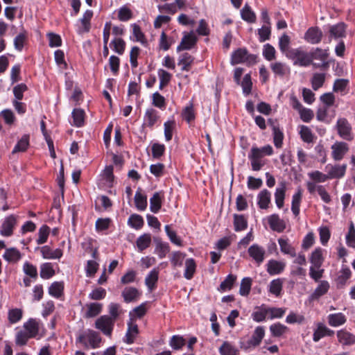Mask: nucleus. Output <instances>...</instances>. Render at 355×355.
I'll return each mask as SVG.
<instances>
[{
  "label": "nucleus",
  "instance_id": "bf43d9fd",
  "mask_svg": "<svg viewBox=\"0 0 355 355\" xmlns=\"http://www.w3.org/2000/svg\"><path fill=\"white\" fill-rule=\"evenodd\" d=\"M325 80V74L322 73H315L313 74L311 79L312 88L314 90H318L320 88Z\"/></svg>",
  "mask_w": 355,
  "mask_h": 355
},
{
  "label": "nucleus",
  "instance_id": "a211bd4d",
  "mask_svg": "<svg viewBox=\"0 0 355 355\" xmlns=\"http://www.w3.org/2000/svg\"><path fill=\"white\" fill-rule=\"evenodd\" d=\"M286 263L277 260H270L267 263V272L270 275H279L284 270Z\"/></svg>",
  "mask_w": 355,
  "mask_h": 355
},
{
  "label": "nucleus",
  "instance_id": "58836bf2",
  "mask_svg": "<svg viewBox=\"0 0 355 355\" xmlns=\"http://www.w3.org/2000/svg\"><path fill=\"white\" fill-rule=\"evenodd\" d=\"M64 283L62 282H54L49 288L50 295L59 298L63 295Z\"/></svg>",
  "mask_w": 355,
  "mask_h": 355
},
{
  "label": "nucleus",
  "instance_id": "f8f14e48",
  "mask_svg": "<svg viewBox=\"0 0 355 355\" xmlns=\"http://www.w3.org/2000/svg\"><path fill=\"white\" fill-rule=\"evenodd\" d=\"M40 249L42 258L44 259H57L62 257V250L60 248L53 250L49 245H44Z\"/></svg>",
  "mask_w": 355,
  "mask_h": 355
},
{
  "label": "nucleus",
  "instance_id": "2f4dec72",
  "mask_svg": "<svg viewBox=\"0 0 355 355\" xmlns=\"http://www.w3.org/2000/svg\"><path fill=\"white\" fill-rule=\"evenodd\" d=\"M329 289V284L327 281L323 280L320 282L311 297L312 300L319 299L321 296L325 295Z\"/></svg>",
  "mask_w": 355,
  "mask_h": 355
},
{
  "label": "nucleus",
  "instance_id": "052dcab7",
  "mask_svg": "<svg viewBox=\"0 0 355 355\" xmlns=\"http://www.w3.org/2000/svg\"><path fill=\"white\" fill-rule=\"evenodd\" d=\"M243 93L245 96H248L252 91V83L251 80L250 74L247 73L244 76L243 79L241 83H240Z\"/></svg>",
  "mask_w": 355,
  "mask_h": 355
},
{
  "label": "nucleus",
  "instance_id": "4468645a",
  "mask_svg": "<svg viewBox=\"0 0 355 355\" xmlns=\"http://www.w3.org/2000/svg\"><path fill=\"white\" fill-rule=\"evenodd\" d=\"M265 336V329L262 326L255 328L251 338L248 341V347H255L260 345Z\"/></svg>",
  "mask_w": 355,
  "mask_h": 355
},
{
  "label": "nucleus",
  "instance_id": "5fc2aeb1",
  "mask_svg": "<svg viewBox=\"0 0 355 355\" xmlns=\"http://www.w3.org/2000/svg\"><path fill=\"white\" fill-rule=\"evenodd\" d=\"M286 330L287 327L279 322L272 324L270 326V331L272 336L274 337L282 336L286 331Z\"/></svg>",
  "mask_w": 355,
  "mask_h": 355
},
{
  "label": "nucleus",
  "instance_id": "0eeeda50",
  "mask_svg": "<svg viewBox=\"0 0 355 355\" xmlns=\"http://www.w3.org/2000/svg\"><path fill=\"white\" fill-rule=\"evenodd\" d=\"M17 224V217L10 215L3 221L0 227V234L2 236L8 237L12 235L13 230Z\"/></svg>",
  "mask_w": 355,
  "mask_h": 355
},
{
  "label": "nucleus",
  "instance_id": "c03bdc74",
  "mask_svg": "<svg viewBox=\"0 0 355 355\" xmlns=\"http://www.w3.org/2000/svg\"><path fill=\"white\" fill-rule=\"evenodd\" d=\"M73 125L76 127H81L84 125L85 112L80 108L73 109L72 113Z\"/></svg>",
  "mask_w": 355,
  "mask_h": 355
},
{
  "label": "nucleus",
  "instance_id": "412c9836",
  "mask_svg": "<svg viewBox=\"0 0 355 355\" xmlns=\"http://www.w3.org/2000/svg\"><path fill=\"white\" fill-rule=\"evenodd\" d=\"M196 37L193 33L184 35L182 39L181 43L178 46L177 51H181L191 49L196 43Z\"/></svg>",
  "mask_w": 355,
  "mask_h": 355
},
{
  "label": "nucleus",
  "instance_id": "4c0bfd02",
  "mask_svg": "<svg viewBox=\"0 0 355 355\" xmlns=\"http://www.w3.org/2000/svg\"><path fill=\"white\" fill-rule=\"evenodd\" d=\"M302 196V190L301 189H298L297 192L292 197L291 211L295 216H297L300 214Z\"/></svg>",
  "mask_w": 355,
  "mask_h": 355
},
{
  "label": "nucleus",
  "instance_id": "e433bc0d",
  "mask_svg": "<svg viewBox=\"0 0 355 355\" xmlns=\"http://www.w3.org/2000/svg\"><path fill=\"white\" fill-rule=\"evenodd\" d=\"M193 62V58L188 53L180 55L178 64L181 66L182 71H189L191 65Z\"/></svg>",
  "mask_w": 355,
  "mask_h": 355
},
{
  "label": "nucleus",
  "instance_id": "7ed1b4c3",
  "mask_svg": "<svg viewBox=\"0 0 355 355\" xmlns=\"http://www.w3.org/2000/svg\"><path fill=\"white\" fill-rule=\"evenodd\" d=\"M115 321L107 315H101L95 322L96 329L100 330L105 336L111 337Z\"/></svg>",
  "mask_w": 355,
  "mask_h": 355
},
{
  "label": "nucleus",
  "instance_id": "2eb2a0df",
  "mask_svg": "<svg viewBox=\"0 0 355 355\" xmlns=\"http://www.w3.org/2000/svg\"><path fill=\"white\" fill-rule=\"evenodd\" d=\"M139 334L138 326L136 323L132 322L131 319L128 322V329L125 337L123 338V342L127 344H132Z\"/></svg>",
  "mask_w": 355,
  "mask_h": 355
},
{
  "label": "nucleus",
  "instance_id": "393cba45",
  "mask_svg": "<svg viewBox=\"0 0 355 355\" xmlns=\"http://www.w3.org/2000/svg\"><path fill=\"white\" fill-rule=\"evenodd\" d=\"M252 318L254 321L257 322H261L266 320L268 314V307L264 304H262L260 306H257L255 308V311L252 312Z\"/></svg>",
  "mask_w": 355,
  "mask_h": 355
},
{
  "label": "nucleus",
  "instance_id": "a878e982",
  "mask_svg": "<svg viewBox=\"0 0 355 355\" xmlns=\"http://www.w3.org/2000/svg\"><path fill=\"white\" fill-rule=\"evenodd\" d=\"M309 260L311 263V266H314L315 268H321L324 262L322 250L320 248L315 249L311 252Z\"/></svg>",
  "mask_w": 355,
  "mask_h": 355
},
{
  "label": "nucleus",
  "instance_id": "6e6d98bb",
  "mask_svg": "<svg viewBox=\"0 0 355 355\" xmlns=\"http://www.w3.org/2000/svg\"><path fill=\"white\" fill-rule=\"evenodd\" d=\"M309 55L311 57V62L313 60H318L320 62H327L328 53L326 50L316 48L309 53Z\"/></svg>",
  "mask_w": 355,
  "mask_h": 355
},
{
  "label": "nucleus",
  "instance_id": "774afa93",
  "mask_svg": "<svg viewBox=\"0 0 355 355\" xmlns=\"http://www.w3.org/2000/svg\"><path fill=\"white\" fill-rule=\"evenodd\" d=\"M132 17L131 10L124 6L119 8L118 11V18L121 21H127Z\"/></svg>",
  "mask_w": 355,
  "mask_h": 355
},
{
  "label": "nucleus",
  "instance_id": "f03ea898",
  "mask_svg": "<svg viewBox=\"0 0 355 355\" xmlns=\"http://www.w3.org/2000/svg\"><path fill=\"white\" fill-rule=\"evenodd\" d=\"M101 340V337L98 332L90 329L80 334L77 338V341L83 344L85 347H90L93 349L100 347Z\"/></svg>",
  "mask_w": 355,
  "mask_h": 355
},
{
  "label": "nucleus",
  "instance_id": "69168bd1",
  "mask_svg": "<svg viewBox=\"0 0 355 355\" xmlns=\"http://www.w3.org/2000/svg\"><path fill=\"white\" fill-rule=\"evenodd\" d=\"M286 309L284 308L268 307V318L273 320L275 318H281L284 316Z\"/></svg>",
  "mask_w": 355,
  "mask_h": 355
},
{
  "label": "nucleus",
  "instance_id": "473e14b6",
  "mask_svg": "<svg viewBox=\"0 0 355 355\" xmlns=\"http://www.w3.org/2000/svg\"><path fill=\"white\" fill-rule=\"evenodd\" d=\"M151 244V235L150 234H144L139 236L136 241L138 251L142 252L147 249Z\"/></svg>",
  "mask_w": 355,
  "mask_h": 355
},
{
  "label": "nucleus",
  "instance_id": "680f3d73",
  "mask_svg": "<svg viewBox=\"0 0 355 355\" xmlns=\"http://www.w3.org/2000/svg\"><path fill=\"white\" fill-rule=\"evenodd\" d=\"M185 344V339L180 335L173 336L169 341L170 346L175 350L181 349Z\"/></svg>",
  "mask_w": 355,
  "mask_h": 355
},
{
  "label": "nucleus",
  "instance_id": "cd10ccee",
  "mask_svg": "<svg viewBox=\"0 0 355 355\" xmlns=\"http://www.w3.org/2000/svg\"><path fill=\"white\" fill-rule=\"evenodd\" d=\"M159 270L158 268H153L146 277L145 284L148 288L152 291L156 287V284L158 281Z\"/></svg>",
  "mask_w": 355,
  "mask_h": 355
},
{
  "label": "nucleus",
  "instance_id": "72a5a7b5",
  "mask_svg": "<svg viewBox=\"0 0 355 355\" xmlns=\"http://www.w3.org/2000/svg\"><path fill=\"white\" fill-rule=\"evenodd\" d=\"M55 274L53 266L51 263L46 262L40 266V277L44 279H49Z\"/></svg>",
  "mask_w": 355,
  "mask_h": 355
},
{
  "label": "nucleus",
  "instance_id": "7c9ffc66",
  "mask_svg": "<svg viewBox=\"0 0 355 355\" xmlns=\"http://www.w3.org/2000/svg\"><path fill=\"white\" fill-rule=\"evenodd\" d=\"M87 311L85 312L86 318H94L98 315L103 309V304L98 302H92L85 305Z\"/></svg>",
  "mask_w": 355,
  "mask_h": 355
},
{
  "label": "nucleus",
  "instance_id": "b1692460",
  "mask_svg": "<svg viewBox=\"0 0 355 355\" xmlns=\"http://www.w3.org/2000/svg\"><path fill=\"white\" fill-rule=\"evenodd\" d=\"M157 119V112L153 108L147 109L144 114L143 125L153 128Z\"/></svg>",
  "mask_w": 355,
  "mask_h": 355
},
{
  "label": "nucleus",
  "instance_id": "ea45409f",
  "mask_svg": "<svg viewBox=\"0 0 355 355\" xmlns=\"http://www.w3.org/2000/svg\"><path fill=\"white\" fill-rule=\"evenodd\" d=\"M170 251V246L168 243L162 242L160 240L156 241L155 253L157 254L159 258L163 259Z\"/></svg>",
  "mask_w": 355,
  "mask_h": 355
},
{
  "label": "nucleus",
  "instance_id": "4be33fe9",
  "mask_svg": "<svg viewBox=\"0 0 355 355\" xmlns=\"http://www.w3.org/2000/svg\"><path fill=\"white\" fill-rule=\"evenodd\" d=\"M250 56L245 49H238L232 55L231 63L232 64H237L245 62L248 60Z\"/></svg>",
  "mask_w": 355,
  "mask_h": 355
},
{
  "label": "nucleus",
  "instance_id": "1a4fd4ad",
  "mask_svg": "<svg viewBox=\"0 0 355 355\" xmlns=\"http://www.w3.org/2000/svg\"><path fill=\"white\" fill-rule=\"evenodd\" d=\"M270 68L275 77L284 78L289 76L291 73L290 67L282 62L275 61L271 62Z\"/></svg>",
  "mask_w": 355,
  "mask_h": 355
},
{
  "label": "nucleus",
  "instance_id": "bb28decb",
  "mask_svg": "<svg viewBox=\"0 0 355 355\" xmlns=\"http://www.w3.org/2000/svg\"><path fill=\"white\" fill-rule=\"evenodd\" d=\"M271 193L267 189H263L257 196L258 205L260 209H266L268 208L270 203Z\"/></svg>",
  "mask_w": 355,
  "mask_h": 355
},
{
  "label": "nucleus",
  "instance_id": "dca6fc26",
  "mask_svg": "<svg viewBox=\"0 0 355 355\" xmlns=\"http://www.w3.org/2000/svg\"><path fill=\"white\" fill-rule=\"evenodd\" d=\"M92 16L93 12L90 10H87L84 12L83 17L80 19V25L77 30L78 34H83L89 31L90 20Z\"/></svg>",
  "mask_w": 355,
  "mask_h": 355
},
{
  "label": "nucleus",
  "instance_id": "4d7b16f0",
  "mask_svg": "<svg viewBox=\"0 0 355 355\" xmlns=\"http://www.w3.org/2000/svg\"><path fill=\"white\" fill-rule=\"evenodd\" d=\"M252 279L244 277L241 282L239 294L242 296H247L250 293L252 286Z\"/></svg>",
  "mask_w": 355,
  "mask_h": 355
},
{
  "label": "nucleus",
  "instance_id": "0e129e2a",
  "mask_svg": "<svg viewBox=\"0 0 355 355\" xmlns=\"http://www.w3.org/2000/svg\"><path fill=\"white\" fill-rule=\"evenodd\" d=\"M220 355H237L238 350L230 343L225 341L219 348Z\"/></svg>",
  "mask_w": 355,
  "mask_h": 355
},
{
  "label": "nucleus",
  "instance_id": "3c124183",
  "mask_svg": "<svg viewBox=\"0 0 355 355\" xmlns=\"http://www.w3.org/2000/svg\"><path fill=\"white\" fill-rule=\"evenodd\" d=\"M135 202L137 209L139 211H144L147 207V198L139 191H137L135 193Z\"/></svg>",
  "mask_w": 355,
  "mask_h": 355
},
{
  "label": "nucleus",
  "instance_id": "ddd939ff",
  "mask_svg": "<svg viewBox=\"0 0 355 355\" xmlns=\"http://www.w3.org/2000/svg\"><path fill=\"white\" fill-rule=\"evenodd\" d=\"M338 341L344 346L355 344V335L346 329H340L336 333Z\"/></svg>",
  "mask_w": 355,
  "mask_h": 355
},
{
  "label": "nucleus",
  "instance_id": "c9c22d12",
  "mask_svg": "<svg viewBox=\"0 0 355 355\" xmlns=\"http://www.w3.org/2000/svg\"><path fill=\"white\" fill-rule=\"evenodd\" d=\"M24 327L31 338H35L39 332V323L35 319H30L24 323Z\"/></svg>",
  "mask_w": 355,
  "mask_h": 355
},
{
  "label": "nucleus",
  "instance_id": "79ce46f5",
  "mask_svg": "<svg viewBox=\"0 0 355 355\" xmlns=\"http://www.w3.org/2000/svg\"><path fill=\"white\" fill-rule=\"evenodd\" d=\"M122 296L125 302H132L139 296V291L133 287H126L122 292Z\"/></svg>",
  "mask_w": 355,
  "mask_h": 355
},
{
  "label": "nucleus",
  "instance_id": "a19ab883",
  "mask_svg": "<svg viewBox=\"0 0 355 355\" xmlns=\"http://www.w3.org/2000/svg\"><path fill=\"white\" fill-rule=\"evenodd\" d=\"M162 196L160 192H155L150 198V209L153 213H157L162 207Z\"/></svg>",
  "mask_w": 355,
  "mask_h": 355
},
{
  "label": "nucleus",
  "instance_id": "e2e57ef3",
  "mask_svg": "<svg viewBox=\"0 0 355 355\" xmlns=\"http://www.w3.org/2000/svg\"><path fill=\"white\" fill-rule=\"evenodd\" d=\"M186 254L180 251L173 252L171 254V262L173 267H180L182 266L183 261Z\"/></svg>",
  "mask_w": 355,
  "mask_h": 355
},
{
  "label": "nucleus",
  "instance_id": "338daca9",
  "mask_svg": "<svg viewBox=\"0 0 355 355\" xmlns=\"http://www.w3.org/2000/svg\"><path fill=\"white\" fill-rule=\"evenodd\" d=\"M0 116L3 118L5 123L8 125H12L15 121V116L11 110L6 109L0 112Z\"/></svg>",
  "mask_w": 355,
  "mask_h": 355
},
{
  "label": "nucleus",
  "instance_id": "8fccbe9b",
  "mask_svg": "<svg viewBox=\"0 0 355 355\" xmlns=\"http://www.w3.org/2000/svg\"><path fill=\"white\" fill-rule=\"evenodd\" d=\"M144 219L139 214H132L128 220V224L134 229L139 230L144 225Z\"/></svg>",
  "mask_w": 355,
  "mask_h": 355
},
{
  "label": "nucleus",
  "instance_id": "f704fd0d",
  "mask_svg": "<svg viewBox=\"0 0 355 355\" xmlns=\"http://www.w3.org/2000/svg\"><path fill=\"white\" fill-rule=\"evenodd\" d=\"M346 317L342 313L329 314L328 315V323L331 327H338L346 322Z\"/></svg>",
  "mask_w": 355,
  "mask_h": 355
},
{
  "label": "nucleus",
  "instance_id": "a18cd8bd",
  "mask_svg": "<svg viewBox=\"0 0 355 355\" xmlns=\"http://www.w3.org/2000/svg\"><path fill=\"white\" fill-rule=\"evenodd\" d=\"M196 268V264L193 259L190 258L187 259L185 261V270L184 272V277L187 279H191L195 272Z\"/></svg>",
  "mask_w": 355,
  "mask_h": 355
},
{
  "label": "nucleus",
  "instance_id": "864d4df0",
  "mask_svg": "<svg viewBox=\"0 0 355 355\" xmlns=\"http://www.w3.org/2000/svg\"><path fill=\"white\" fill-rule=\"evenodd\" d=\"M263 56L268 61H272L276 58V50L270 44H266L263 46Z\"/></svg>",
  "mask_w": 355,
  "mask_h": 355
},
{
  "label": "nucleus",
  "instance_id": "de8ad7c7",
  "mask_svg": "<svg viewBox=\"0 0 355 355\" xmlns=\"http://www.w3.org/2000/svg\"><path fill=\"white\" fill-rule=\"evenodd\" d=\"M283 287V280L280 278L273 279L269 285V292L278 297L281 295Z\"/></svg>",
  "mask_w": 355,
  "mask_h": 355
},
{
  "label": "nucleus",
  "instance_id": "c85d7f7f",
  "mask_svg": "<svg viewBox=\"0 0 355 355\" xmlns=\"http://www.w3.org/2000/svg\"><path fill=\"white\" fill-rule=\"evenodd\" d=\"M352 275L350 269L347 266H343L338 273L336 279V284L338 287H343L347 281L350 278Z\"/></svg>",
  "mask_w": 355,
  "mask_h": 355
},
{
  "label": "nucleus",
  "instance_id": "20e7f679",
  "mask_svg": "<svg viewBox=\"0 0 355 355\" xmlns=\"http://www.w3.org/2000/svg\"><path fill=\"white\" fill-rule=\"evenodd\" d=\"M336 128L338 135L343 139L347 141L353 139L352 128L347 119L338 118L336 121Z\"/></svg>",
  "mask_w": 355,
  "mask_h": 355
},
{
  "label": "nucleus",
  "instance_id": "6e6552de",
  "mask_svg": "<svg viewBox=\"0 0 355 355\" xmlns=\"http://www.w3.org/2000/svg\"><path fill=\"white\" fill-rule=\"evenodd\" d=\"M248 253L257 265L262 263L265 259L266 250L264 248L257 243L249 247Z\"/></svg>",
  "mask_w": 355,
  "mask_h": 355
},
{
  "label": "nucleus",
  "instance_id": "9d476101",
  "mask_svg": "<svg viewBox=\"0 0 355 355\" xmlns=\"http://www.w3.org/2000/svg\"><path fill=\"white\" fill-rule=\"evenodd\" d=\"M327 174L329 179H340L343 178L346 172L347 164H328L326 166Z\"/></svg>",
  "mask_w": 355,
  "mask_h": 355
},
{
  "label": "nucleus",
  "instance_id": "423d86ee",
  "mask_svg": "<svg viewBox=\"0 0 355 355\" xmlns=\"http://www.w3.org/2000/svg\"><path fill=\"white\" fill-rule=\"evenodd\" d=\"M331 157L335 161L343 159L348 153L349 145L344 141H336L331 147Z\"/></svg>",
  "mask_w": 355,
  "mask_h": 355
},
{
  "label": "nucleus",
  "instance_id": "9b49d317",
  "mask_svg": "<svg viewBox=\"0 0 355 355\" xmlns=\"http://www.w3.org/2000/svg\"><path fill=\"white\" fill-rule=\"evenodd\" d=\"M322 31L317 26L309 28L304 34V40L312 44L320 42L322 37Z\"/></svg>",
  "mask_w": 355,
  "mask_h": 355
},
{
  "label": "nucleus",
  "instance_id": "39448f33",
  "mask_svg": "<svg viewBox=\"0 0 355 355\" xmlns=\"http://www.w3.org/2000/svg\"><path fill=\"white\" fill-rule=\"evenodd\" d=\"M263 157L260 154L257 147H252L251 148L248 154V159L250 161L252 171H259L266 164Z\"/></svg>",
  "mask_w": 355,
  "mask_h": 355
},
{
  "label": "nucleus",
  "instance_id": "f3484780",
  "mask_svg": "<svg viewBox=\"0 0 355 355\" xmlns=\"http://www.w3.org/2000/svg\"><path fill=\"white\" fill-rule=\"evenodd\" d=\"M268 222L270 227L273 230L278 232H282L286 228L284 221L281 219L277 214H272L268 218Z\"/></svg>",
  "mask_w": 355,
  "mask_h": 355
},
{
  "label": "nucleus",
  "instance_id": "49530a36",
  "mask_svg": "<svg viewBox=\"0 0 355 355\" xmlns=\"http://www.w3.org/2000/svg\"><path fill=\"white\" fill-rule=\"evenodd\" d=\"M234 226L236 232L245 230L248 227V221L243 215H234Z\"/></svg>",
  "mask_w": 355,
  "mask_h": 355
},
{
  "label": "nucleus",
  "instance_id": "5701e85b",
  "mask_svg": "<svg viewBox=\"0 0 355 355\" xmlns=\"http://www.w3.org/2000/svg\"><path fill=\"white\" fill-rule=\"evenodd\" d=\"M21 257V253L15 248H6L3 254V258L9 263H17Z\"/></svg>",
  "mask_w": 355,
  "mask_h": 355
},
{
  "label": "nucleus",
  "instance_id": "aec40b11",
  "mask_svg": "<svg viewBox=\"0 0 355 355\" xmlns=\"http://www.w3.org/2000/svg\"><path fill=\"white\" fill-rule=\"evenodd\" d=\"M278 243L280 247V250L283 254L289 255L291 257H296L295 248L289 243L288 239L279 238L278 239Z\"/></svg>",
  "mask_w": 355,
  "mask_h": 355
},
{
  "label": "nucleus",
  "instance_id": "603ef678",
  "mask_svg": "<svg viewBox=\"0 0 355 355\" xmlns=\"http://www.w3.org/2000/svg\"><path fill=\"white\" fill-rule=\"evenodd\" d=\"M241 17L243 20L253 23L256 20V15L254 12L250 9V6L246 4L241 10Z\"/></svg>",
  "mask_w": 355,
  "mask_h": 355
},
{
  "label": "nucleus",
  "instance_id": "6ab92c4d",
  "mask_svg": "<svg viewBox=\"0 0 355 355\" xmlns=\"http://www.w3.org/2000/svg\"><path fill=\"white\" fill-rule=\"evenodd\" d=\"M330 37L335 40L345 37L346 25L344 23H338L333 25L329 28Z\"/></svg>",
  "mask_w": 355,
  "mask_h": 355
},
{
  "label": "nucleus",
  "instance_id": "37998d69",
  "mask_svg": "<svg viewBox=\"0 0 355 355\" xmlns=\"http://www.w3.org/2000/svg\"><path fill=\"white\" fill-rule=\"evenodd\" d=\"M29 146V135H24L15 146L12 153L15 154L19 152H25Z\"/></svg>",
  "mask_w": 355,
  "mask_h": 355
},
{
  "label": "nucleus",
  "instance_id": "13d9d810",
  "mask_svg": "<svg viewBox=\"0 0 355 355\" xmlns=\"http://www.w3.org/2000/svg\"><path fill=\"white\" fill-rule=\"evenodd\" d=\"M50 228L46 225L40 227L38 231V238L36 241L39 245L43 244L47 241L49 235Z\"/></svg>",
  "mask_w": 355,
  "mask_h": 355
},
{
  "label": "nucleus",
  "instance_id": "09e8293b",
  "mask_svg": "<svg viewBox=\"0 0 355 355\" xmlns=\"http://www.w3.org/2000/svg\"><path fill=\"white\" fill-rule=\"evenodd\" d=\"M299 134L303 141L308 144L313 141L315 137L309 127L306 125H301Z\"/></svg>",
  "mask_w": 355,
  "mask_h": 355
},
{
  "label": "nucleus",
  "instance_id": "c756f323",
  "mask_svg": "<svg viewBox=\"0 0 355 355\" xmlns=\"http://www.w3.org/2000/svg\"><path fill=\"white\" fill-rule=\"evenodd\" d=\"M286 183L281 182L280 187H277L275 190V199L277 207L279 209H281L284 206V198L286 194Z\"/></svg>",
  "mask_w": 355,
  "mask_h": 355
},
{
  "label": "nucleus",
  "instance_id": "f257e3e1",
  "mask_svg": "<svg viewBox=\"0 0 355 355\" xmlns=\"http://www.w3.org/2000/svg\"><path fill=\"white\" fill-rule=\"evenodd\" d=\"M286 57L293 60L294 65L307 67L311 64L309 53L300 49H291L286 53Z\"/></svg>",
  "mask_w": 355,
  "mask_h": 355
}]
</instances>
